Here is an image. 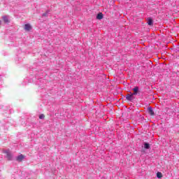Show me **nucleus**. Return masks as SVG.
<instances>
[{
	"instance_id": "obj_1",
	"label": "nucleus",
	"mask_w": 179,
	"mask_h": 179,
	"mask_svg": "<svg viewBox=\"0 0 179 179\" xmlns=\"http://www.w3.org/2000/svg\"><path fill=\"white\" fill-rule=\"evenodd\" d=\"M134 95L132 93L130 94H127L126 95V100L127 101H134V100H135V96H134Z\"/></svg>"
},
{
	"instance_id": "obj_7",
	"label": "nucleus",
	"mask_w": 179,
	"mask_h": 179,
	"mask_svg": "<svg viewBox=\"0 0 179 179\" xmlns=\"http://www.w3.org/2000/svg\"><path fill=\"white\" fill-rule=\"evenodd\" d=\"M96 19H98V20H101V19H103V13H98V15H96Z\"/></svg>"
},
{
	"instance_id": "obj_13",
	"label": "nucleus",
	"mask_w": 179,
	"mask_h": 179,
	"mask_svg": "<svg viewBox=\"0 0 179 179\" xmlns=\"http://www.w3.org/2000/svg\"><path fill=\"white\" fill-rule=\"evenodd\" d=\"M43 16L47 17V13H43Z\"/></svg>"
},
{
	"instance_id": "obj_6",
	"label": "nucleus",
	"mask_w": 179,
	"mask_h": 179,
	"mask_svg": "<svg viewBox=\"0 0 179 179\" xmlns=\"http://www.w3.org/2000/svg\"><path fill=\"white\" fill-rule=\"evenodd\" d=\"M23 159H24V155H20L18 157H17V162H22Z\"/></svg>"
},
{
	"instance_id": "obj_8",
	"label": "nucleus",
	"mask_w": 179,
	"mask_h": 179,
	"mask_svg": "<svg viewBox=\"0 0 179 179\" xmlns=\"http://www.w3.org/2000/svg\"><path fill=\"white\" fill-rule=\"evenodd\" d=\"M148 24L149 26H153V20L151 17L148 18Z\"/></svg>"
},
{
	"instance_id": "obj_4",
	"label": "nucleus",
	"mask_w": 179,
	"mask_h": 179,
	"mask_svg": "<svg viewBox=\"0 0 179 179\" xmlns=\"http://www.w3.org/2000/svg\"><path fill=\"white\" fill-rule=\"evenodd\" d=\"M24 29V30H26V31H30V30H31V25H30L29 24H26Z\"/></svg>"
},
{
	"instance_id": "obj_2",
	"label": "nucleus",
	"mask_w": 179,
	"mask_h": 179,
	"mask_svg": "<svg viewBox=\"0 0 179 179\" xmlns=\"http://www.w3.org/2000/svg\"><path fill=\"white\" fill-rule=\"evenodd\" d=\"M148 111L150 115H151L152 117L155 116V112L153 111V108H152V107H148Z\"/></svg>"
},
{
	"instance_id": "obj_9",
	"label": "nucleus",
	"mask_w": 179,
	"mask_h": 179,
	"mask_svg": "<svg viewBox=\"0 0 179 179\" xmlns=\"http://www.w3.org/2000/svg\"><path fill=\"white\" fill-rule=\"evenodd\" d=\"M2 19H3V22H4V23H9V19H8V17L3 16Z\"/></svg>"
},
{
	"instance_id": "obj_14",
	"label": "nucleus",
	"mask_w": 179,
	"mask_h": 179,
	"mask_svg": "<svg viewBox=\"0 0 179 179\" xmlns=\"http://www.w3.org/2000/svg\"><path fill=\"white\" fill-rule=\"evenodd\" d=\"M0 24H1V21H0Z\"/></svg>"
},
{
	"instance_id": "obj_11",
	"label": "nucleus",
	"mask_w": 179,
	"mask_h": 179,
	"mask_svg": "<svg viewBox=\"0 0 179 179\" xmlns=\"http://www.w3.org/2000/svg\"><path fill=\"white\" fill-rule=\"evenodd\" d=\"M157 178H162L163 174L161 172H158V173H157Z\"/></svg>"
},
{
	"instance_id": "obj_3",
	"label": "nucleus",
	"mask_w": 179,
	"mask_h": 179,
	"mask_svg": "<svg viewBox=\"0 0 179 179\" xmlns=\"http://www.w3.org/2000/svg\"><path fill=\"white\" fill-rule=\"evenodd\" d=\"M5 153L8 160H12V153H10L9 151H6Z\"/></svg>"
},
{
	"instance_id": "obj_5",
	"label": "nucleus",
	"mask_w": 179,
	"mask_h": 179,
	"mask_svg": "<svg viewBox=\"0 0 179 179\" xmlns=\"http://www.w3.org/2000/svg\"><path fill=\"white\" fill-rule=\"evenodd\" d=\"M133 92H134V93H131V94H133L134 96H136V94H138V92H139V87H135L133 89Z\"/></svg>"
},
{
	"instance_id": "obj_12",
	"label": "nucleus",
	"mask_w": 179,
	"mask_h": 179,
	"mask_svg": "<svg viewBox=\"0 0 179 179\" xmlns=\"http://www.w3.org/2000/svg\"><path fill=\"white\" fill-rule=\"evenodd\" d=\"M44 118H45V116L43 114L39 116L40 120H44Z\"/></svg>"
},
{
	"instance_id": "obj_10",
	"label": "nucleus",
	"mask_w": 179,
	"mask_h": 179,
	"mask_svg": "<svg viewBox=\"0 0 179 179\" xmlns=\"http://www.w3.org/2000/svg\"><path fill=\"white\" fill-rule=\"evenodd\" d=\"M144 148L145 149H150V144H149V143H144Z\"/></svg>"
}]
</instances>
